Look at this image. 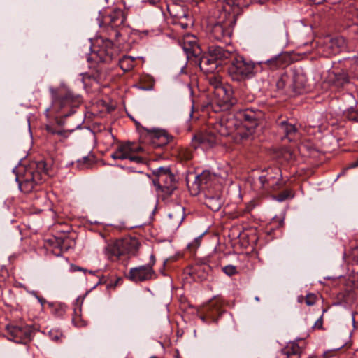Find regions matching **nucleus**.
Instances as JSON below:
<instances>
[{
    "label": "nucleus",
    "mask_w": 358,
    "mask_h": 358,
    "mask_svg": "<svg viewBox=\"0 0 358 358\" xmlns=\"http://www.w3.org/2000/svg\"><path fill=\"white\" fill-rule=\"evenodd\" d=\"M49 175L47 164L43 161L33 162L24 168V173L16 177L20 191L29 194L34 191L36 187L46 180Z\"/></svg>",
    "instance_id": "f257e3e1"
},
{
    "label": "nucleus",
    "mask_w": 358,
    "mask_h": 358,
    "mask_svg": "<svg viewBox=\"0 0 358 358\" xmlns=\"http://www.w3.org/2000/svg\"><path fill=\"white\" fill-rule=\"evenodd\" d=\"M257 64L242 55L235 54L230 61L228 73L230 78L237 82L251 79L256 76Z\"/></svg>",
    "instance_id": "f03ea898"
},
{
    "label": "nucleus",
    "mask_w": 358,
    "mask_h": 358,
    "mask_svg": "<svg viewBox=\"0 0 358 358\" xmlns=\"http://www.w3.org/2000/svg\"><path fill=\"white\" fill-rule=\"evenodd\" d=\"M156 176L152 183L158 196L165 199L170 196L177 188L176 180L169 166H160L152 171Z\"/></svg>",
    "instance_id": "7ed1b4c3"
},
{
    "label": "nucleus",
    "mask_w": 358,
    "mask_h": 358,
    "mask_svg": "<svg viewBox=\"0 0 358 358\" xmlns=\"http://www.w3.org/2000/svg\"><path fill=\"white\" fill-rule=\"evenodd\" d=\"M91 49L92 53L87 57L88 62L94 59L96 62L109 63L116 58L117 54L112 40L102 37L96 40Z\"/></svg>",
    "instance_id": "20e7f679"
},
{
    "label": "nucleus",
    "mask_w": 358,
    "mask_h": 358,
    "mask_svg": "<svg viewBox=\"0 0 358 358\" xmlns=\"http://www.w3.org/2000/svg\"><path fill=\"white\" fill-rule=\"evenodd\" d=\"M237 118L241 122V127L243 131L239 132L241 140L248 138L255 131L258 126L259 120L262 117V113L259 110H254L251 108L238 110L236 112Z\"/></svg>",
    "instance_id": "39448f33"
},
{
    "label": "nucleus",
    "mask_w": 358,
    "mask_h": 358,
    "mask_svg": "<svg viewBox=\"0 0 358 358\" xmlns=\"http://www.w3.org/2000/svg\"><path fill=\"white\" fill-rule=\"evenodd\" d=\"M140 243L136 238H125L108 245L106 251L108 258L114 261L125 255H136Z\"/></svg>",
    "instance_id": "423d86ee"
},
{
    "label": "nucleus",
    "mask_w": 358,
    "mask_h": 358,
    "mask_svg": "<svg viewBox=\"0 0 358 358\" xmlns=\"http://www.w3.org/2000/svg\"><path fill=\"white\" fill-rule=\"evenodd\" d=\"M125 20L124 12L122 9L115 8L104 17V21L98 19V24L100 27L106 24L109 36L117 40L122 34V30Z\"/></svg>",
    "instance_id": "0eeeda50"
},
{
    "label": "nucleus",
    "mask_w": 358,
    "mask_h": 358,
    "mask_svg": "<svg viewBox=\"0 0 358 358\" xmlns=\"http://www.w3.org/2000/svg\"><path fill=\"white\" fill-rule=\"evenodd\" d=\"M213 129L220 136H229L235 132L239 135L240 131H243L241 127V122L235 113H229L222 115L218 120L212 124Z\"/></svg>",
    "instance_id": "6e6552de"
},
{
    "label": "nucleus",
    "mask_w": 358,
    "mask_h": 358,
    "mask_svg": "<svg viewBox=\"0 0 358 358\" xmlns=\"http://www.w3.org/2000/svg\"><path fill=\"white\" fill-rule=\"evenodd\" d=\"M259 187L266 192H273L282 187L281 171L278 167L268 168L258 178Z\"/></svg>",
    "instance_id": "1a4fd4ad"
},
{
    "label": "nucleus",
    "mask_w": 358,
    "mask_h": 358,
    "mask_svg": "<svg viewBox=\"0 0 358 358\" xmlns=\"http://www.w3.org/2000/svg\"><path fill=\"white\" fill-rule=\"evenodd\" d=\"M80 101L79 96L67 92L64 96L53 100L52 108L56 113H61L62 116L67 117L74 113L73 108L76 107Z\"/></svg>",
    "instance_id": "9d476101"
},
{
    "label": "nucleus",
    "mask_w": 358,
    "mask_h": 358,
    "mask_svg": "<svg viewBox=\"0 0 358 358\" xmlns=\"http://www.w3.org/2000/svg\"><path fill=\"white\" fill-rule=\"evenodd\" d=\"M235 22L234 16H230L224 22L214 24L210 29V37L216 41L228 43L232 35Z\"/></svg>",
    "instance_id": "9b49d317"
},
{
    "label": "nucleus",
    "mask_w": 358,
    "mask_h": 358,
    "mask_svg": "<svg viewBox=\"0 0 358 358\" xmlns=\"http://www.w3.org/2000/svg\"><path fill=\"white\" fill-rule=\"evenodd\" d=\"M215 96L216 98L213 102V108L216 112L229 110L237 103V99L233 96L230 87L218 89Z\"/></svg>",
    "instance_id": "f8f14e48"
},
{
    "label": "nucleus",
    "mask_w": 358,
    "mask_h": 358,
    "mask_svg": "<svg viewBox=\"0 0 358 358\" xmlns=\"http://www.w3.org/2000/svg\"><path fill=\"white\" fill-rule=\"evenodd\" d=\"M6 329L9 339L17 343L26 344L34 335V329L29 325H7Z\"/></svg>",
    "instance_id": "ddd939ff"
},
{
    "label": "nucleus",
    "mask_w": 358,
    "mask_h": 358,
    "mask_svg": "<svg viewBox=\"0 0 358 358\" xmlns=\"http://www.w3.org/2000/svg\"><path fill=\"white\" fill-rule=\"evenodd\" d=\"M143 129L146 131L145 140L153 148L164 147L173 140V136L164 129L156 128H143Z\"/></svg>",
    "instance_id": "4468645a"
},
{
    "label": "nucleus",
    "mask_w": 358,
    "mask_h": 358,
    "mask_svg": "<svg viewBox=\"0 0 358 358\" xmlns=\"http://www.w3.org/2000/svg\"><path fill=\"white\" fill-rule=\"evenodd\" d=\"M126 276L130 281L138 283L155 279L157 274L150 266L141 265L131 268Z\"/></svg>",
    "instance_id": "2eb2a0df"
},
{
    "label": "nucleus",
    "mask_w": 358,
    "mask_h": 358,
    "mask_svg": "<svg viewBox=\"0 0 358 358\" xmlns=\"http://www.w3.org/2000/svg\"><path fill=\"white\" fill-rule=\"evenodd\" d=\"M212 129H209L205 132L199 133L195 135L192 138L193 145L196 148L199 145L203 148H209L213 147L218 141L217 136L215 135Z\"/></svg>",
    "instance_id": "dca6fc26"
},
{
    "label": "nucleus",
    "mask_w": 358,
    "mask_h": 358,
    "mask_svg": "<svg viewBox=\"0 0 358 358\" xmlns=\"http://www.w3.org/2000/svg\"><path fill=\"white\" fill-rule=\"evenodd\" d=\"M129 146L126 144H122L118 146L116 150L111 155V157L114 159H127L136 164H143L145 159L141 156L130 155Z\"/></svg>",
    "instance_id": "f3484780"
},
{
    "label": "nucleus",
    "mask_w": 358,
    "mask_h": 358,
    "mask_svg": "<svg viewBox=\"0 0 358 358\" xmlns=\"http://www.w3.org/2000/svg\"><path fill=\"white\" fill-rule=\"evenodd\" d=\"M215 178V176L211 174L208 171H203L201 174L195 176L194 180L192 185H189V180L187 185L189 187L194 189V194H196L201 189H204L207 185Z\"/></svg>",
    "instance_id": "a211bd4d"
},
{
    "label": "nucleus",
    "mask_w": 358,
    "mask_h": 358,
    "mask_svg": "<svg viewBox=\"0 0 358 358\" xmlns=\"http://www.w3.org/2000/svg\"><path fill=\"white\" fill-rule=\"evenodd\" d=\"M278 131L282 134V139H287L289 141H294L299 136L298 129L296 124L282 120L278 122Z\"/></svg>",
    "instance_id": "6ab92c4d"
},
{
    "label": "nucleus",
    "mask_w": 358,
    "mask_h": 358,
    "mask_svg": "<svg viewBox=\"0 0 358 358\" xmlns=\"http://www.w3.org/2000/svg\"><path fill=\"white\" fill-rule=\"evenodd\" d=\"M290 77L292 78V91L299 93L301 90L306 88L308 78L302 69L294 70Z\"/></svg>",
    "instance_id": "aec40b11"
},
{
    "label": "nucleus",
    "mask_w": 358,
    "mask_h": 358,
    "mask_svg": "<svg viewBox=\"0 0 358 358\" xmlns=\"http://www.w3.org/2000/svg\"><path fill=\"white\" fill-rule=\"evenodd\" d=\"M195 62L198 63L201 70L206 73H213L221 64L220 62L215 61L208 52V55L196 58Z\"/></svg>",
    "instance_id": "412c9836"
},
{
    "label": "nucleus",
    "mask_w": 358,
    "mask_h": 358,
    "mask_svg": "<svg viewBox=\"0 0 358 358\" xmlns=\"http://www.w3.org/2000/svg\"><path fill=\"white\" fill-rule=\"evenodd\" d=\"M185 217V209L180 205H176L168 214L169 224L173 229H178Z\"/></svg>",
    "instance_id": "4be33fe9"
},
{
    "label": "nucleus",
    "mask_w": 358,
    "mask_h": 358,
    "mask_svg": "<svg viewBox=\"0 0 358 358\" xmlns=\"http://www.w3.org/2000/svg\"><path fill=\"white\" fill-rule=\"evenodd\" d=\"M208 52L209 55L214 59L215 61L220 62L226 59H230L234 56L235 53L230 50H225L223 47L219 45H210L208 47Z\"/></svg>",
    "instance_id": "5701e85b"
},
{
    "label": "nucleus",
    "mask_w": 358,
    "mask_h": 358,
    "mask_svg": "<svg viewBox=\"0 0 358 358\" xmlns=\"http://www.w3.org/2000/svg\"><path fill=\"white\" fill-rule=\"evenodd\" d=\"M345 45V39L343 36H336L329 39V41L326 43L325 48L329 50L328 54L336 55L344 50Z\"/></svg>",
    "instance_id": "b1692460"
},
{
    "label": "nucleus",
    "mask_w": 358,
    "mask_h": 358,
    "mask_svg": "<svg viewBox=\"0 0 358 358\" xmlns=\"http://www.w3.org/2000/svg\"><path fill=\"white\" fill-rule=\"evenodd\" d=\"M211 268L207 264L196 266L192 268L189 275L194 281L202 282L207 280Z\"/></svg>",
    "instance_id": "393cba45"
},
{
    "label": "nucleus",
    "mask_w": 358,
    "mask_h": 358,
    "mask_svg": "<svg viewBox=\"0 0 358 358\" xmlns=\"http://www.w3.org/2000/svg\"><path fill=\"white\" fill-rule=\"evenodd\" d=\"M182 49L187 59H196L201 54V49L194 39L192 41L185 39Z\"/></svg>",
    "instance_id": "a878e982"
},
{
    "label": "nucleus",
    "mask_w": 358,
    "mask_h": 358,
    "mask_svg": "<svg viewBox=\"0 0 358 358\" xmlns=\"http://www.w3.org/2000/svg\"><path fill=\"white\" fill-rule=\"evenodd\" d=\"M288 56L285 54H280L275 56L274 57L266 60V62H261L259 63V65L264 64L272 70L277 69L278 68L283 67L287 65Z\"/></svg>",
    "instance_id": "bb28decb"
},
{
    "label": "nucleus",
    "mask_w": 358,
    "mask_h": 358,
    "mask_svg": "<svg viewBox=\"0 0 358 358\" xmlns=\"http://www.w3.org/2000/svg\"><path fill=\"white\" fill-rule=\"evenodd\" d=\"M204 203L208 208L216 212L220 209L224 201L219 193L213 195L208 192L206 195Z\"/></svg>",
    "instance_id": "cd10ccee"
},
{
    "label": "nucleus",
    "mask_w": 358,
    "mask_h": 358,
    "mask_svg": "<svg viewBox=\"0 0 358 358\" xmlns=\"http://www.w3.org/2000/svg\"><path fill=\"white\" fill-rule=\"evenodd\" d=\"M350 81L348 73L345 71H340L334 73L333 84L338 88L344 87Z\"/></svg>",
    "instance_id": "c85d7f7f"
},
{
    "label": "nucleus",
    "mask_w": 358,
    "mask_h": 358,
    "mask_svg": "<svg viewBox=\"0 0 358 358\" xmlns=\"http://www.w3.org/2000/svg\"><path fill=\"white\" fill-rule=\"evenodd\" d=\"M95 163V157L92 152H90L87 156L78 159L76 165L78 169H84L91 167L92 164Z\"/></svg>",
    "instance_id": "c756f323"
},
{
    "label": "nucleus",
    "mask_w": 358,
    "mask_h": 358,
    "mask_svg": "<svg viewBox=\"0 0 358 358\" xmlns=\"http://www.w3.org/2000/svg\"><path fill=\"white\" fill-rule=\"evenodd\" d=\"M292 78L288 73L282 74L276 82V87L278 90H292Z\"/></svg>",
    "instance_id": "7c9ffc66"
},
{
    "label": "nucleus",
    "mask_w": 358,
    "mask_h": 358,
    "mask_svg": "<svg viewBox=\"0 0 358 358\" xmlns=\"http://www.w3.org/2000/svg\"><path fill=\"white\" fill-rule=\"evenodd\" d=\"M120 67L124 71L131 70L135 66V58L131 56H124L118 60Z\"/></svg>",
    "instance_id": "2f4dec72"
},
{
    "label": "nucleus",
    "mask_w": 358,
    "mask_h": 358,
    "mask_svg": "<svg viewBox=\"0 0 358 358\" xmlns=\"http://www.w3.org/2000/svg\"><path fill=\"white\" fill-rule=\"evenodd\" d=\"M208 82L210 85L214 89V94L217 93L218 89L227 88L224 87L222 83L220 76L213 74L208 77Z\"/></svg>",
    "instance_id": "473e14b6"
},
{
    "label": "nucleus",
    "mask_w": 358,
    "mask_h": 358,
    "mask_svg": "<svg viewBox=\"0 0 358 358\" xmlns=\"http://www.w3.org/2000/svg\"><path fill=\"white\" fill-rule=\"evenodd\" d=\"M344 116L350 121L358 122V109L350 107L343 113Z\"/></svg>",
    "instance_id": "72a5a7b5"
},
{
    "label": "nucleus",
    "mask_w": 358,
    "mask_h": 358,
    "mask_svg": "<svg viewBox=\"0 0 358 358\" xmlns=\"http://www.w3.org/2000/svg\"><path fill=\"white\" fill-rule=\"evenodd\" d=\"M294 197V193L291 189H285L275 196V199L278 201L282 202L287 199H292Z\"/></svg>",
    "instance_id": "f704fd0d"
},
{
    "label": "nucleus",
    "mask_w": 358,
    "mask_h": 358,
    "mask_svg": "<svg viewBox=\"0 0 358 358\" xmlns=\"http://www.w3.org/2000/svg\"><path fill=\"white\" fill-rule=\"evenodd\" d=\"M126 145L129 146V150L130 155H134L135 153H138L143 151V148L142 146L131 143H125Z\"/></svg>",
    "instance_id": "c9c22d12"
},
{
    "label": "nucleus",
    "mask_w": 358,
    "mask_h": 358,
    "mask_svg": "<svg viewBox=\"0 0 358 358\" xmlns=\"http://www.w3.org/2000/svg\"><path fill=\"white\" fill-rule=\"evenodd\" d=\"M222 271L228 276H232L237 273L236 267L233 265H227L222 268Z\"/></svg>",
    "instance_id": "e433bc0d"
},
{
    "label": "nucleus",
    "mask_w": 358,
    "mask_h": 358,
    "mask_svg": "<svg viewBox=\"0 0 358 358\" xmlns=\"http://www.w3.org/2000/svg\"><path fill=\"white\" fill-rule=\"evenodd\" d=\"M317 296L314 294H308L306 296L305 301L308 306H313L316 302Z\"/></svg>",
    "instance_id": "4c0bfd02"
},
{
    "label": "nucleus",
    "mask_w": 358,
    "mask_h": 358,
    "mask_svg": "<svg viewBox=\"0 0 358 358\" xmlns=\"http://www.w3.org/2000/svg\"><path fill=\"white\" fill-rule=\"evenodd\" d=\"M49 336L51 340L54 341H59L62 336V334L58 331L51 330L49 332Z\"/></svg>",
    "instance_id": "58836bf2"
},
{
    "label": "nucleus",
    "mask_w": 358,
    "mask_h": 358,
    "mask_svg": "<svg viewBox=\"0 0 358 358\" xmlns=\"http://www.w3.org/2000/svg\"><path fill=\"white\" fill-rule=\"evenodd\" d=\"M69 241L68 238L64 239H59L57 240V244L60 247L61 250L64 249L65 250H67L69 248L71 247L70 245L66 244V242Z\"/></svg>",
    "instance_id": "ea45409f"
},
{
    "label": "nucleus",
    "mask_w": 358,
    "mask_h": 358,
    "mask_svg": "<svg viewBox=\"0 0 358 358\" xmlns=\"http://www.w3.org/2000/svg\"><path fill=\"white\" fill-rule=\"evenodd\" d=\"M47 130H48V131L50 134H56V135H58V136H64L65 134V131H64L56 130V129H52L50 127H47Z\"/></svg>",
    "instance_id": "a19ab883"
},
{
    "label": "nucleus",
    "mask_w": 358,
    "mask_h": 358,
    "mask_svg": "<svg viewBox=\"0 0 358 358\" xmlns=\"http://www.w3.org/2000/svg\"><path fill=\"white\" fill-rule=\"evenodd\" d=\"M351 255L354 260L358 261V245L352 248Z\"/></svg>",
    "instance_id": "79ce46f5"
},
{
    "label": "nucleus",
    "mask_w": 358,
    "mask_h": 358,
    "mask_svg": "<svg viewBox=\"0 0 358 358\" xmlns=\"http://www.w3.org/2000/svg\"><path fill=\"white\" fill-rule=\"evenodd\" d=\"M31 294H33L38 301V302L41 304V306H43V304L45 303V299L43 297L38 296L36 292L32 291Z\"/></svg>",
    "instance_id": "37998d69"
},
{
    "label": "nucleus",
    "mask_w": 358,
    "mask_h": 358,
    "mask_svg": "<svg viewBox=\"0 0 358 358\" xmlns=\"http://www.w3.org/2000/svg\"><path fill=\"white\" fill-rule=\"evenodd\" d=\"M155 257L153 254H152L150 257V262L146 265L150 266L151 268H153L154 265L155 264Z\"/></svg>",
    "instance_id": "c03bdc74"
},
{
    "label": "nucleus",
    "mask_w": 358,
    "mask_h": 358,
    "mask_svg": "<svg viewBox=\"0 0 358 358\" xmlns=\"http://www.w3.org/2000/svg\"><path fill=\"white\" fill-rule=\"evenodd\" d=\"M71 270L72 271H73V272H75V271H83V272H85H85H87V271L86 269L83 268H81V267H80V266H76V265H71Z\"/></svg>",
    "instance_id": "a18cd8bd"
},
{
    "label": "nucleus",
    "mask_w": 358,
    "mask_h": 358,
    "mask_svg": "<svg viewBox=\"0 0 358 358\" xmlns=\"http://www.w3.org/2000/svg\"><path fill=\"white\" fill-rule=\"evenodd\" d=\"M350 30L352 33H353L358 37V25L357 24H352L350 27Z\"/></svg>",
    "instance_id": "49530a36"
},
{
    "label": "nucleus",
    "mask_w": 358,
    "mask_h": 358,
    "mask_svg": "<svg viewBox=\"0 0 358 358\" xmlns=\"http://www.w3.org/2000/svg\"><path fill=\"white\" fill-rule=\"evenodd\" d=\"M315 327H317L318 329H321L322 327V316H321L315 323L314 324Z\"/></svg>",
    "instance_id": "de8ad7c7"
},
{
    "label": "nucleus",
    "mask_w": 358,
    "mask_h": 358,
    "mask_svg": "<svg viewBox=\"0 0 358 358\" xmlns=\"http://www.w3.org/2000/svg\"><path fill=\"white\" fill-rule=\"evenodd\" d=\"M120 168L127 170L128 172H136L135 169L131 166H120Z\"/></svg>",
    "instance_id": "09e8293b"
},
{
    "label": "nucleus",
    "mask_w": 358,
    "mask_h": 358,
    "mask_svg": "<svg viewBox=\"0 0 358 358\" xmlns=\"http://www.w3.org/2000/svg\"><path fill=\"white\" fill-rule=\"evenodd\" d=\"M356 167H358V159L355 162L351 163L348 166V169H354V168H356Z\"/></svg>",
    "instance_id": "8fccbe9b"
},
{
    "label": "nucleus",
    "mask_w": 358,
    "mask_h": 358,
    "mask_svg": "<svg viewBox=\"0 0 358 358\" xmlns=\"http://www.w3.org/2000/svg\"><path fill=\"white\" fill-rule=\"evenodd\" d=\"M146 2L149 3L150 5H156L157 3L160 1V0H145Z\"/></svg>",
    "instance_id": "3c124183"
},
{
    "label": "nucleus",
    "mask_w": 358,
    "mask_h": 358,
    "mask_svg": "<svg viewBox=\"0 0 358 358\" xmlns=\"http://www.w3.org/2000/svg\"><path fill=\"white\" fill-rule=\"evenodd\" d=\"M310 1L313 2L315 4H321L325 0H309Z\"/></svg>",
    "instance_id": "603ef678"
},
{
    "label": "nucleus",
    "mask_w": 358,
    "mask_h": 358,
    "mask_svg": "<svg viewBox=\"0 0 358 358\" xmlns=\"http://www.w3.org/2000/svg\"><path fill=\"white\" fill-rule=\"evenodd\" d=\"M193 112H194V105L192 104L190 106V111H189V118H191L192 117Z\"/></svg>",
    "instance_id": "864d4df0"
},
{
    "label": "nucleus",
    "mask_w": 358,
    "mask_h": 358,
    "mask_svg": "<svg viewBox=\"0 0 358 358\" xmlns=\"http://www.w3.org/2000/svg\"><path fill=\"white\" fill-rule=\"evenodd\" d=\"M180 24L183 29H186L188 27V24L187 23L180 22Z\"/></svg>",
    "instance_id": "5fc2aeb1"
},
{
    "label": "nucleus",
    "mask_w": 358,
    "mask_h": 358,
    "mask_svg": "<svg viewBox=\"0 0 358 358\" xmlns=\"http://www.w3.org/2000/svg\"><path fill=\"white\" fill-rule=\"evenodd\" d=\"M220 1H222V0H220ZM223 1H226V3L228 4V5H233V3H231V0H223Z\"/></svg>",
    "instance_id": "6e6d98bb"
},
{
    "label": "nucleus",
    "mask_w": 358,
    "mask_h": 358,
    "mask_svg": "<svg viewBox=\"0 0 358 358\" xmlns=\"http://www.w3.org/2000/svg\"><path fill=\"white\" fill-rule=\"evenodd\" d=\"M87 272H89L92 275H95V273H96V271H87Z\"/></svg>",
    "instance_id": "4d7b16f0"
},
{
    "label": "nucleus",
    "mask_w": 358,
    "mask_h": 358,
    "mask_svg": "<svg viewBox=\"0 0 358 358\" xmlns=\"http://www.w3.org/2000/svg\"><path fill=\"white\" fill-rule=\"evenodd\" d=\"M49 110H50V108H47V109L45 110V114H46V115H47V116H48V114Z\"/></svg>",
    "instance_id": "13d9d810"
},
{
    "label": "nucleus",
    "mask_w": 358,
    "mask_h": 358,
    "mask_svg": "<svg viewBox=\"0 0 358 358\" xmlns=\"http://www.w3.org/2000/svg\"><path fill=\"white\" fill-rule=\"evenodd\" d=\"M200 238H201V236H199V237L196 238L195 239V241L197 243V242L199 241V239H200Z\"/></svg>",
    "instance_id": "bf43d9fd"
},
{
    "label": "nucleus",
    "mask_w": 358,
    "mask_h": 358,
    "mask_svg": "<svg viewBox=\"0 0 358 358\" xmlns=\"http://www.w3.org/2000/svg\"><path fill=\"white\" fill-rule=\"evenodd\" d=\"M255 301H259V296H256V297L255 298Z\"/></svg>",
    "instance_id": "052dcab7"
},
{
    "label": "nucleus",
    "mask_w": 358,
    "mask_h": 358,
    "mask_svg": "<svg viewBox=\"0 0 358 358\" xmlns=\"http://www.w3.org/2000/svg\"><path fill=\"white\" fill-rule=\"evenodd\" d=\"M308 358H310V357H308Z\"/></svg>",
    "instance_id": "680f3d73"
}]
</instances>
